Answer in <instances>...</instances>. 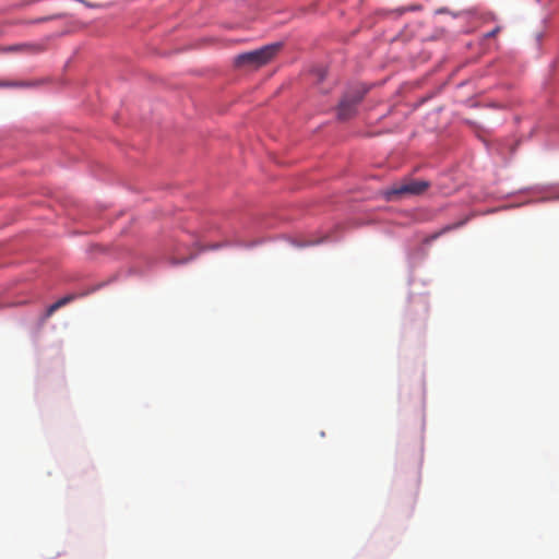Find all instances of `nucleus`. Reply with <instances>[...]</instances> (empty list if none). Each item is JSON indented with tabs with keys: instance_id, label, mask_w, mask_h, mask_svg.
I'll return each mask as SVG.
<instances>
[{
	"instance_id": "0eeeda50",
	"label": "nucleus",
	"mask_w": 559,
	"mask_h": 559,
	"mask_svg": "<svg viewBox=\"0 0 559 559\" xmlns=\"http://www.w3.org/2000/svg\"><path fill=\"white\" fill-rule=\"evenodd\" d=\"M236 67L240 68L245 64V53H239L235 59Z\"/></svg>"
},
{
	"instance_id": "f257e3e1",
	"label": "nucleus",
	"mask_w": 559,
	"mask_h": 559,
	"mask_svg": "<svg viewBox=\"0 0 559 559\" xmlns=\"http://www.w3.org/2000/svg\"><path fill=\"white\" fill-rule=\"evenodd\" d=\"M282 44L265 45L259 49L247 52V72L255 71L270 62L280 51Z\"/></svg>"
},
{
	"instance_id": "20e7f679",
	"label": "nucleus",
	"mask_w": 559,
	"mask_h": 559,
	"mask_svg": "<svg viewBox=\"0 0 559 559\" xmlns=\"http://www.w3.org/2000/svg\"><path fill=\"white\" fill-rule=\"evenodd\" d=\"M76 298L75 295L71 294V295H67L62 298H60L59 300H57L56 302H53L52 305H50L46 311H45V314L43 317V320H47L49 317H51L58 309H60L61 307L70 304L71 301H73L74 299Z\"/></svg>"
},
{
	"instance_id": "39448f33",
	"label": "nucleus",
	"mask_w": 559,
	"mask_h": 559,
	"mask_svg": "<svg viewBox=\"0 0 559 559\" xmlns=\"http://www.w3.org/2000/svg\"><path fill=\"white\" fill-rule=\"evenodd\" d=\"M29 49H31V47L28 45H14V46H9V47L4 48L3 51L15 52V51H26Z\"/></svg>"
},
{
	"instance_id": "7ed1b4c3",
	"label": "nucleus",
	"mask_w": 559,
	"mask_h": 559,
	"mask_svg": "<svg viewBox=\"0 0 559 559\" xmlns=\"http://www.w3.org/2000/svg\"><path fill=\"white\" fill-rule=\"evenodd\" d=\"M429 182L425 180H407L400 183L394 185L388 191V198L392 200L394 197L400 195H419L424 193L429 188Z\"/></svg>"
},
{
	"instance_id": "f03ea898",
	"label": "nucleus",
	"mask_w": 559,
	"mask_h": 559,
	"mask_svg": "<svg viewBox=\"0 0 559 559\" xmlns=\"http://www.w3.org/2000/svg\"><path fill=\"white\" fill-rule=\"evenodd\" d=\"M367 90L362 87L347 92L337 108V116L341 120H347L356 114L357 105L362 100Z\"/></svg>"
},
{
	"instance_id": "6e6552de",
	"label": "nucleus",
	"mask_w": 559,
	"mask_h": 559,
	"mask_svg": "<svg viewBox=\"0 0 559 559\" xmlns=\"http://www.w3.org/2000/svg\"><path fill=\"white\" fill-rule=\"evenodd\" d=\"M499 32H500V27H496V28H495V29H492L491 32L487 33V34H486V37H487V38L493 37V36H496Z\"/></svg>"
},
{
	"instance_id": "9d476101",
	"label": "nucleus",
	"mask_w": 559,
	"mask_h": 559,
	"mask_svg": "<svg viewBox=\"0 0 559 559\" xmlns=\"http://www.w3.org/2000/svg\"><path fill=\"white\" fill-rule=\"evenodd\" d=\"M543 38V34H537V40H540Z\"/></svg>"
},
{
	"instance_id": "423d86ee",
	"label": "nucleus",
	"mask_w": 559,
	"mask_h": 559,
	"mask_svg": "<svg viewBox=\"0 0 559 559\" xmlns=\"http://www.w3.org/2000/svg\"><path fill=\"white\" fill-rule=\"evenodd\" d=\"M463 223H464V222H460V223H457V224L447 226V227H444V228L439 233V235H440V234H442V233H445V231H448V230H451V229H453V228L460 227V226H462V225H463ZM437 237H438V234H437V235H435L432 238L435 239V238H437Z\"/></svg>"
},
{
	"instance_id": "1a4fd4ad",
	"label": "nucleus",
	"mask_w": 559,
	"mask_h": 559,
	"mask_svg": "<svg viewBox=\"0 0 559 559\" xmlns=\"http://www.w3.org/2000/svg\"><path fill=\"white\" fill-rule=\"evenodd\" d=\"M50 19H51V17H43V19H40L39 21H40V22H45V21H48V20H50Z\"/></svg>"
}]
</instances>
